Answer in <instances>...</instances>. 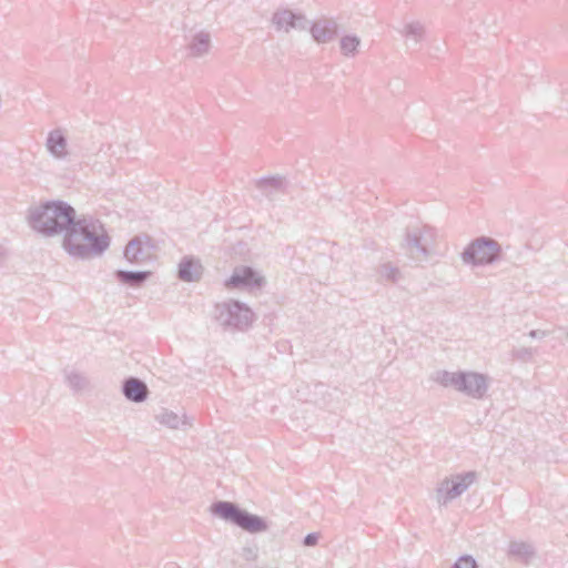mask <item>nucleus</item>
Returning a JSON list of instances; mask_svg holds the SVG:
<instances>
[{
    "instance_id": "nucleus-14",
    "label": "nucleus",
    "mask_w": 568,
    "mask_h": 568,
    "mask_svg": "<svg viewBox=\"0 0 568 568\" xmlns=\"http://www.w3.org/2000/svg\"><path fill=\"white\" fill-rule=\"evenodd\" d=\"M146 242H144L141 237H133L124 248V258L129 263L140 264L150 258V252L146 248Z\"/></svg>"
},
{
    "instance_id": "nucleus-1",
    "label": "nucleus",
    "mask_w": 568,
    "mask_h": 568,
    "mask_svg": "<svg viewBox=\"0 0 568 568\" xmlns=\"http://www.w3.org/2000/svg\"><path fill=\"white\" fill-rule=\"evenodd\" d=\"M32 230L54 236L64 233L62 246L73 257L89 260L102 255L111 239L104 224L92 215L77 216L75 210L63 201H49L29 210Z\"/></svg>"
},
{
    "instance_id": "nucleus-29",
    "label": "nucleus",
    "mask_w": 568,
    "mask_h": 568,
    "mask_svg": "<svg viewBox=\"0 0 568 568\" xmlns=\"http://www.w3.org/2000/svg\"><path fill=\"white\" fill-rule=\"evenodd\" d=\"M566 336H567V338H568V332H566Z\"/></svg>"
},
{
    "instance_id": "nucleus-18",
    "label": "nucleus",
    "mask_w": 568,
    "mask_h": 568,
    "mask_svg": "<svg viewBox=\"0 0 568 568\" xmlns=\"http://www.w3.org/2000/svg\"><path fill=\"white\" fill-rule=\"evenodd\" d=\"M150 276H151V272H149V271L118 270L115 272V277L120 283L132 286V287H140L148 281V278Z\"/></svg>"
},
{
    "instance_id": "nucleus-17",
    "label": "nucleus",
    "mask_w": 568,
    "mask_h": 568,
    "mask_svg": "<svg viewBox=\"0 0 568 568\" xmlns=\"http://www.w3.org/2000/svg\"><path fill=\"white\" fill-rule=\"evenodd\" d=\"M258 190L270 200L275 199L278 193L285 190V180L281 176L263 178L257 181Z\"/></svg>"
},
{
    "instance_id": "nucleus-13",
    "label": "nucleus",
    "mask_w": 568,
    "mask_h": 568,
    "mask_svg": "<svg viewBox=\"0 0 568 568\" xmlns=\"http://www.w3.org/2000/svg\"><path fill=\"white\" fill-rule=\"evenodd\" d=\"M203 267L199 260L185 256L179 263L178 276L183 282H196L201 278Z\"/></svg>"
},
{
    "instance_id": "nucleus-11",
    "label": "nucleus",
    "mask_w": 568,
    "mask_h": 568,
    "mask_svg": "<svg viewBox=\"0 0 568 568\" xmlns=\"http://www.w3.org/2000/svg\"><path fill=\"white\" fill-rule=\"evenodd\" d=\"M310 30L315 42L327 43L335 39L338 26L332 19H320L310 27Z\"/></svg>"
},
{
    "instance_id": "nucleus-24",
    "label": "nucleus",
    "mask_w": 568,
    "mask_h": 568,
    "mask_svg": "<svg viewBox=\"0 0 568 568\" xmlns=\"http://www.w3.org/2000/svg\"><path fill=\"white\" fill-rule=\"evenodd\" d=\"M378 275L382 280L396 283L400 277V272L393 264L384 263L378 267Z\"/></svg>"
},
{
    "instance_id": "nucleus-6",
    "label": "nucleus",
    "mask_w": 568,
    "mask_h": 568,
    "mask_svg": "<svg viewBox=\"0 0 568 568\" xmlns=\"http://www.w3.org/2000/svg\"><path fill=\"white\" fill-rule=\"evenodd\" d=\"M476 473L467 471L457 474L450 478L444 479L436 489V500L440 506H445L452 500L464 494L475 481Z\"/></svg>"
},
{
    "instance_id": "nucleus-27",
    "label": "nucleus",
    "mask_w": 568,
    "mask_h": 568,
    "mask_svg": "<svg viewBox=\"0 0 568 568\" xmlns=\"http://www.w3.org/2000/svg\"><path fill=\"white\" fill-rule=\"evenodd\" d=\"M320 534L318 532H310L304 537L303 544L306 547H313L318 542Z\"/></svg>"
},
{
    "instance_id": "nucleus-16",
    "label": "nucleus",
    "mask_w": 568,
    "mask_h": 568,
    "mask_svg": "<svg viewBox=\"0 0 568 568\" xmlns=\"http://www.w3.org/2000/svg\"><path fill=\"white\" fill-rule=\"evenodd\" d=\"M64 382L68 387L74 393L80 394L90 388V381L84 373L77 369H64Z\"/></svg>"
},
{
    "instance_id": "nucleus-23",
    "label": "nucleus",
    "mask_w": 568,
    "mask_h": 568,
    "mask_svg": "<svg viewBox=\"0 0 568 568\" xmlns=\"http://www.w3.org/2000/svg\"><path fill=\"white\" fill-rule=\"evenodd\" d=\"M361 39L355 34L343 36L339 40L341 53L346 58H354L358 53Z\"/></svg>"
},
{
    "instance_id": "nucleus-22",
    "label": "nucleus",
    "mask_w": 568,
    "mask_h": 568,
    "mask_svg": "<svg viewBox=\"0 0 568 568\" xmlns=\"http://www.w3.org/2000/svg\"><path fill=\"white\" fill-rule=\"evenodd\" d=\"M460 372L436 371L432 374L430 379L438 383L443 387H452L457 390L459 384Z\"/></svg>"
},
{
    "instance_id": "nucleus-10",
    "label": "nucleus",
    "mask_w": 568,
    "mask_h": 568,
    "mask_svg": "<svg viewBox=\"0 0 568 568\" xmlns=\"http://www.w3.org/2000/svg\"><path fill=\"white\" fill-rule=\"evenodd\" d=\"M398 32L405 39L406 48L416 51L425 37V27L419 21H406Z\"/></svg>"
},
{
    "instance_id": "nucleus-4",
    "label": "nucleus",
    "mask_w": 568,
    "mask_h": 568,
    "mask_svg": "<svg viewBox=\"0 0 568 568\" xmlns=\"http://www.w3.org/2000/svg\"><path fill=\"white\" fill-rule=\"evenodd\" d=\"M215 320L225 331H245L254 321L252 310L239 301L230 300L215 305Z\"/></svg>"
},
{
    "instance_id": "nucleus-20",
    "label": "nucleus",
    "mask_w": 568,
    "mask_h": 568,
    "mask_svg": "<svg viewBox=\"0 0 568 568\" xmlns=\"http://www.w3.org/2000/svg\"><path fill=\"white\" fill-rule=\"evenodd\" d=\"M211 37L207 32L200 31L193 36L189 45L190 52L193 57H202L210 51Z\"/></svg>"
},
{
    "instance_id": "nucleus-25",
    "label": "nucleus",
    "mask_w": 568,
    "mask_h": 568,
    "mask_svg": "<svg viewBox=\"0 0 568 568\" xmlns=\"http://www.w3.org/2000/svg\"><path fill=\"white\" fill-rule=\"evenodd\" d=\"M535 354L536 349L532 347H517L511 352L513 358L524 363L532 361Z\"/></svg>"
},
{
    "instance_id": "nucleus-5",
    "label": "nucleus",
    "mask_w": 568,
    "mask_h": 568,
    "mask_svg": "<svg viewBox=\"0 0 568 568\" xmlns=\"http://www.w3.org/2000/svg\"><path fill=\"white\" fill-rule=\"evenodd\" d=\"M500 255V245L490 237H478L470 242L462 253L465 264L478 266L494 263Z\"/></svg>"
},
{
    "instance_id": "nucleus-28",
    "label": "nucleus",
    "mask_w": 568,
    "mask_h": 568,
    "mask_svg": "<svg viewBox=\"0 0 568 568\" xmlns=\"http://www.w3.org/2000/svg\"><path fill=\"white\" fill-rule=\"evenodd\" d=\"M548 335L547 331L542 329H532L528 333V336L531 338H544Z\"/></svg>"
},
{
    "instance_id": "nucleus-8",
    "label": "nucleus",
    "mask_w": 568,
    "mask_h": 568,
    "mask_svg": "<svg viewBox=\"0 0 568 568\" xmlns=\"http://www.w3.org/2000/svg\"><path fill=\"white\" fill-rule=\"evenodd\" d=\"M272 23L278 31L290 32L291 30H306L310 21L302 13L288 9L277 10L272 17Z\"/></svg>"
},
{
    "instance_id": "nucleus-12",
    "label": "nucleus",
    "mask_w": 568,
    "mask_h": 568,
    "mask_svg": "<svg viewBox=\"0 0 568 568\" xmlns=\"http://www.w3.org/2000/svg\"><path fill=\"white\" fill-rule=\"evenodd\" d=\"M122 393L128 400L142 403L148 398L149 389L143 381L136 377H129L122 384Z\"/></svg>"
},
{
    "instance_id": "nucleus-2",
    "label": "nucleus",
    "mask_w": 568,
    "mask_h": 568,
    "mask_svg": "<svg viewBox=\"0 0 568 568\" xmlns=\"http://www.w3.org/2000/svg\"><path fill=\"white\" fill-rule=\"evenodd\" d=\"M211 513L251 534L262 532L267 529V525L262 517L240 508L239 505L232 501L219 500L213 503L211 505Z\"/></svg>"
},
{
    "instance_id": "nucleus-15",
    "label": "nucleus",
    "mask_w": 568,
    "mask_h": 568,
    "mask_svg": "<svg viewBox=\"0 0 568 568\" xmlns=\"http://www.w3.org/2000/svg\"><path fill=\"white\" fill-rule=\"evenodd\" d=\"M67 138L60 129L49 132L45 146L49 153L58 160H63L68 155Z\"/></svg>"
},
{
    "instance_id": "nucleus-19",
    "label": "nucleus",
    "mask_w": 568,
    "mask_h": 568,
    "mask_svg": "<svg viewBox=\"0 0 568 568\" xmlns=\"http://www.w3.org/2000/svg\"><path fill=\"white\" fill-rule=\"evenodd\" d=\"M508 555L524 564H529L535 556L531 544L525 541H510Z\"/></svg>"
},
{
    "instance_id": "nucleus-9",
    "label": "nucleus",
    "mask_w": 568,
    "mask_h": 568,
    "mask_svg": "<svg viewBox=\"0 0 568 568\" xmlns=\"http://www.w3.org/2000/svg\"><path fill=\"white\" fill-rule=\"evenodd\" d=\"M263 277L250 266L236 267L226 281V286L231 288L240 287H261Z\"/></svg>"
},
{
    "instance_id": "nucleus-7",
    "label": "nucleus",
    "mask_w": 568,
    "mask_h": 568,
    "mask_svg": "<svg viewBox=\"0 0 568 568\" xmlns=\"http://www.w3.org/2000/svg\"><path fill=\"white\" fill-rule=\"evenodd\" d=\"M488 388L489 379L486 375L476 372H460L457 392L474 399H481Z\"/></svg>"
},
{
    "instance_id": "nucleus-26",
    "label": "nucleus",
    "mask_w": 568,
    "mask_h": 568,
    "mask_svg": "<svg viewBox=\"0 0 568 568\" xmlns=\"http://www.w3.org/2000/svg\"><path fill=\"white\" fill-rule=\"evenodd\" d=\"M452 568H477V562L471 556L464 555L456 560Z\"/></svg>"
},
{
    "instance_id": "nucleus-21",
    "label": "nucleus",
    "mask_w": 568,
    "mask_h": 568,
    "mask_svg": "<svg viewBox=\"0 0 568 568\" xmlns=\"http://www.w3.org/2000/svg\"><path fill=\"white\" fill-rule=\"evenodd\" d=\"M155 419L160 424L172 429H178L183 425H187V418L185 414L180 416L176 413L169 409H162L159 414H156Z\"/></svg>"
},
{
    "instance_id": "nucleus-3",
    "label": "nucleus",
    "mask_w": 568,
    "mask_h": 568,
    "mask_svg": "<svg viewBox=\"0 0 568 568\" xmlns=\"http://www.w3.org/2000/svg\"><path fill=\"white\" fill-rule=\"evenodd\" d=\"M436 232L428 225L409 226L406 230L404 248L408 257L417 263L427 262L434 254Z\"/></svg>"
}]
</instances>
